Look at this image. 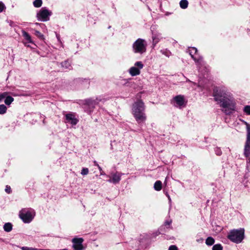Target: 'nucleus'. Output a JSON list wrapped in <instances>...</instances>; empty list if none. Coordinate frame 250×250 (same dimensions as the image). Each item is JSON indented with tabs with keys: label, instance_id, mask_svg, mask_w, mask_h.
<instances>
[{
	"label": "nucleus",
	"instance_id": "nucleus-17",
	"mask_svg": "<svg viewBox=\"0 0 250 250\" xmlns=\"http://www.w3.org/2000/svg\"><path fill=\"white\" fill-rule=\"evenodd\" d=\"M162 183L160 181H157L154 185V188L156 191H160L162 189Z\"/></svg>",
	"mask_w": 250,
	"mask_h": 250
},
{
	"label": "nucleus",
	"instance_id": "nucleus-13",
	"mask_svg": "<svg viewBox=\"0 0 250 250\" xmlns=\"http://www.w3.org/2000/svg\"><path fill=\"white\" fill-rule=\"evenodd\" d=\"M242 122L246 126L247 139L246 143L250 144V125L245 121H243Z\"/></svg>",
	"mask_w": 250,
	"mask_h": 250
},
{
	"label": "nucleus",
	"instance_id": "nucleus-42",
	"mask_svg": "<svg viewBox=\"0 0 250 250\" xmlns=\"http://www.w3.org/2000/svg\"><path fill=\"white\" fill-rule=\"evenodd\" d=\"M170 52H169V53H165V54L167 56H168H168H169V54H170Z\"/></svg>",
	"mask_w": 250,
	"mask_h": 250
},
{
	"label": "nucleus",
	"instance_id": "nucleus-6",
	"mask_svg": "<svg viewBox=\"0 0 250 250\" xmlns=\"http://www.w3.org/2000/svg\"><path fill=\"white\" fill-rule=\"evenodd\" d=\"M52 12L47 7H42L39 10L36 14V18L39 21H47L49 20L50 17L52 15Z\"/></svg>",
	"mask_w": 250,
	"mask_h": 250
},
{
	"label": "nucleus",
	"instance_id": "nucleus-32",
	"mask_svg": "<svg viewBox=\"0 0 250 250\" xmlns=\"http://www.w3.org/2000/svg\"><path fill=\"white\" fill-rule=\"evenodd\" d=\"M5 8L6 7L4 4L1 1H0V13L2 12Z\"/></svg>",
	"mask_w": 250,
	"mask_h": 250
},
{
	"label": "nucleus",
	"instance_id": "nucleus-7",
	"mask_svg": "<svg viewBox=\"0 0 250 250\" xmlns=\"http://www.w3.org/2000/svg\"><path fill=\"white\" fill-rule=\"evenodd\" d=\"M188 51L191 58L197 65H202L203 64L204 62L203 57L198 54V50L196 48L190 47L188 49Z\"/></svg>",
	"mask_w": 250,
	"mask_h": 250
},
{
	"label": "nucleus",
	"instance_id": "nucleus-2",
	"mask_svg": "<svg viewBox=\"0 0 250 250\" xmlns=\"http://www.w3.org/2000/svg\"><path fill=\"white\" fill-rule=\"evenodd\" d=\"M224 96L220 95V103L222 111L226 114L231 113L235 110V102L230 96L225 93Z\"/></svg>",
	"mask_w": 250,
	"mask_h": 250
},
{
	"label": "nucleus",
	"instance_id": "nucleus-30",
	"mask_svg": "<svg viewBox=\"0 0 250 250\" xmlns=\"http://www.w3.org/2000/svg\"><path fill=\"white\" fill-rule=\"evenodd\" d=\"M35 35L40 38L43 37V35L39 31L36 30L35 31Z\"/></svg>",
	"mask_w": 250,
	"mask_h": 250
},
{
	"label": "nucleus",
	"instance_id": "nucleus-38",
	"mask_svg": "<svg viewBox=\"0 0 250 250\" xmlns=\"http://www.w3.org/2000/svg\"><path fill=\"white\" fill-rule=\"evenodd\" d=\"M187 82H190V83H191L193 84H194V85H196V83H193V82H191L189 79H187Z\"/></svg>",
	"mask_w": 250,
	"mask_h": 250
},
{
	"label": "nucleus",
	"instance_id": "nucleus-28",
	"mask_svg": "<svg viewBox=\"0 0 250 250\" xmlns=\"http://www.w3.org/2000/svg\"><path fill=\"white\" fill-rule=\"evenodd\" d=\"M135 67L137 66L138 68L139 69V70H140L141 69L143 68L144 64H143V63L141 62H137L135 63Z\"/></svg>",
	"mask_w": 250,
	"mask_h": 250
},
{
	"label": "nucleus",
	"instance_id": "nucleus-5",
	"mask_svg": "<svg viewBox=\"0 0 250 250\" xmlns=\"http://www.w3.org/2000/svg\"><path fill=\"white\" fill-rule=\"evenodd\" d=\"M147 43L146 41L142 39H138L133 44V51L135 53L142 54L146 52Z\"/></svg>",
	"mask_w": 250,
	"mask_h": 250
},
{
	"label": "nucleus",
	"instance_id": "nucleus-33",
	"mask_svg": "<svg viewBox=\"0 0 250 250\" xmlns=\"http://www.w3.org/2000/svg\"><path fill=\"white\" fill-rule=\"evenodd\" d=\"M7 95V93L6 92H4L0 94V102L4 98H5Z\"/></svg>",
	"mask_w": 250,
	"mask_h": 250
},
{
	"label": "nucleus",
	"instance_id": "nucleus-12",
	"mask_svg": "<svg viewBox=\"0 0 250 250\" xmlns=\"http://www.w3.org/2000/svg\"><path fill=\"white\" fill-rule=\"evenodd\" d=\"M98 102L91 99H88L84 101V104L87 105L90 108H94Z\"/></svg>",
	"mask_w": 250,
	"mask_h": 250
},
{
	"label": "nucleus",
	"instance_id": "nucleus-8",
	"mask_svg": "<svg viewBox=\"0 0 250 250\" xmlns=\"http://www.w3.org/2000/svg\"><path fill=\"white\" fill-rule=\"evenodd\" d=\"M72 242L73 243L72 247L74 250H83V239L82 238H74Z\"/></svg>",
	"mask_w": 250,
	"mask_h": 250
},
{
	"label": "nucleus",
	"instance_id": "nucleus-15",
	"mask_svg": "<svg viewBox=\"0 0 250 250\" xmlns=\"http://www.w3.org/2000/svg\"><path fill=\"white\" fill-rule=\"evenodd\" d=\"M244 155L246 157H250V144L245 143Z\"/></svg>",
	"mask_w": 250,
	"mask_h": 250
},
{
	"label": "nucleus",
	"instance_id": "nucleus-11",
	"mask_svg": "<svg viewBox=\"0 0 250 250\" xmlns=\"http://www.w3.org/2000/svg\"><path fill=\"white\" fill-rule=\"evenodd\" d=\"M174 100L179 106L181 107L184 105L185 100L184 96L181 95L176 96L174 98Z\"/></svg>",
	"mask_w": 250,
	"mask_h": 250
},
{
	"label": "nucleus",
	"instance_id": "nucleus-25",
	"mask_svg": "<svg viewBox=\"0 0 250 250\" xmlns=\"http://www.w3.org/2000/svg\"><path fill=\"white\" fill-rule=\"evenodd\" d=\"M42 4V0H35L33 2V5L34 7L39 8L40 7Z\"/></svg>",
	"mask_w": 250,
	"mask_h": 250
},
{
	"label": "nucleus",
	"instance_id": "nucleus-9",
	"mask_svg": "<svg viewBox=\"0 0 250 250\" xmlns=\"http://www.w3.org/2000/svg\"><path fill=\"white\" fill-rule=\"evenodd\" d=\"M112 175L109 176V179L107 181L109 183H112L114 184H118L121 180V173H111Z\"/></svg>",
	"mask_w": 250,
	"mask_h": 250
},
{
	"label": "nucleus",
	"instance_id": "nucleus-4",
	"mask_svg": "<svg viewBox=\"0 0 250 250\" xmlns=\"http://www.w3.org/2000/svg\"><path fill=\"white\" fill-rule=\"evenodd\" d=\"M35 216V210L31 208H23L19 212V217L24 223H29Z\"/></svg>",
	"mask_w": 250,
	"mask_h": 250
},
{
	"label": "nucleus",
	"instance_id": "nucleus-27",
	"mask_svg": "<svg viewBox=\"0 0 250 250\" xmlns=\"http://www.w3.org/2000/svg\"><path fill=\"white\" fill-rule=\"evenodd\" d=\"M21 249L22 250H43L41 249H37L33 247H22L21 248Z\"/></svg>",
	"mask_w": 250,
	"mask_h": 250
},
{
	"label": "nucleus",
	"instance_id": "nucleus-37",
	"mask_svg": "<svg viewBox=\"0 0 250 250\" xmlns=\"http://www.w3.org/2000/svg\"><path fill=\"white\" fill-rule=\"evenodd\" d=\"M82 172H88V169L87 168H83Z\"/></svg>",
	"mask_w": 250,
	"mask_h": 250
},
{
	"label": "nucleus",
	"instance_id": "nucleus-34",
	"mask_svg": "<svg viewBox=\"0 0 250 250\" xmlns=\"http://www.w3.org/2000/svg\"><path fill=\"white\" fill-rule=\"evenodd\" d=\"M172 221L171 220L170 221H166L165 222V226L167 227V228H170V225L171 224Z\"/></svg>",
	"mask_w": 250,
	"mask_h": 250
},
{
	"label": "nucleus",
	"instance_id": "nucleus-39",
	"mask_svg": "<svg viewBox=\"0 0 250 250\" xmlns=\"http://www.w3.org/2000/svg\"><path fill=\"white\" fill-rule=\"evenodd\" d=\"M94 163L95 164V165H97V166L98 167L99 170L100 171H101V170H102V168H101V167H100L98 165H97V164L96 163V162H94Z\"/></svg>",
	"mask_w": 250,
	"mask_h": 250
},
{
	"label": "nucleus",
	"instance_id": "nucleus-20",
	"mask_svg": "<svg viewBox=\"0 0 250 250\" xmlns=\"http://www.w3.org/2000/svg\"><path fill=\"white\" fill-rule=\"evenodd\" d=\"M62 67L65 69H71L72 67L70 62L68 61L62 62Z\"/></svg>",
	"mask_w": 250,
	"mask_h": 250
},
{
	"label": "nucleus",
	"instance_id": "nucleus-19",
	"mask_svg": "<svg viewBox=\"0 0 250 250\" xmlns=\"http://www.w3.org/2000/svg\"><path fill=\"white\" fill-rule=\"evenodd\" d=\"M188 4L187 0H181L180 2V6L182 9H186L188 7Z\"/></svg>",
	"mask_w": 250,
	"mask_h": 250
},
{
	"label": "nucleus",
	"instance_id": "nucleus-31",
	"mask_svg": "<svg viewBox=\"0 0 250 250\" xmlns=\"http://www.w3.org/2000/svg\"><path fill=\"white\" fill-rule=\"evenodd\" d=\"M5 191L6 193H7L8 194L11 193L12 190H11V188L8 185L6 186L5 188Z\"/></svg>",
	"mask_w": 250,
	"mask_h": 250
},
{
	"label": "nucleus",
	"instance_id": "nucleus-40",
	"mask_svg": "<svg viewBox=\"0 0 250 250\" xmlns=\"http://www.w3.org/2000/svg\"><path fill=\"white\" fill-rule=\"evenodd\" d=\"M152 38H153V42H155V44H156L158 41H155V38L154 37H153Z\"/></svg>",
	"mask_w": 250,
	"mask_h": 250
},
{
	"label": "nucleus",
	"instance_id": "nucleus-18",
	"mask_svg": "<svg viewBox=\"0 0 250 250\" xmlns=\"http://www.w3.org/2000/svg\"><path fill=\"white\" fill-rule=\"evenodd\" d=\"M22 36L24 38V39L28 42L32 43V41L31 39V37L30 35L24 31H22Z\"/></svg>",
	"mask_w": 250,
	"mask_h": 250
},
{
	"label": "nucleus",
	"instance_id": "nucleus-21",
	"mask_svg": "<svg viewBox=\"0 0 250 250\" xmlns=\"http://www.w3.org/2000/svg\"><path fill=\"white\" fill-rule=\"evenodd\" d=\"M14 101V98L11 96H6L4 100V103L6 105H10Z\"/></svg>",
	"mask_w": 250,
	"mask_h": 250
},
{
	"label": "nucleus",
	"instance_id": "nucleus-3",
	"mask_svg": "<svg viewBox=\"0 0 250 250\" xmlns=\"http://www.w3.org/2000/svg\"><path fill=\"white\" fill-rule=\"evenodd\" d=\"M245 237V229L243 228L234 229L230 231L228 238L232 242L239 244L241 243Z\"/></svg>",
	"mask_w": 250,
	"mask_h": 250
},
{
	"label": "nucleus",
	"instance_id": "nucleus-14",
	"mask_svg": "<svg viewBox=\"0 0 250 250\" xmlns=\"http://www.w3.org/2000/svg\"><path fill=\"white\" fill-rule=\"evenodd\" d=\"M129 73L132 76H135L140 74V70L135 66H132L129 69Z\"/></svg>",
	"mask_w": 250,
	"mask_h": 250
},
{
	"label": "nucleus",
	"instance_id": "nucleus-44",
	"mask_svg": "<svg viewBox=\"0 0 250 250\" xmlns=\"http://www.w3.org/2000/svg\"><path fill=\"white\" fill-rule=\"evenodd\" d=\"M167 196H168V198L169 200V201H170V200H171V199H170V196H169L168 195H167Z\"/></svg>",
	"mask_w": 250,
	"mask_h": 250
},
{
	"label": "nucleus",
	"instance_id": "nucleus-16",
	"mask_svg": "<svg viewBox=\"0 0 250 250\" xmlns=\"http://www.w3.org/2000/svg\"><path fill=\"white\" fill-rule=\"evenodd\" d=\"M13 225L11 223H6L3 225V229L5 231L9 232L12 230Z\"/></svg>",
	"mask_w": 250,
	"mask_h": 250
},
{
	"label": "nucleus",
	"instance_id": "nucleus-41",
	"mask_svg": "<svg viewBox=\"0 0 250 250\" xmlns=\"http://www.w3.org/2000/svg\"><path fill=\"white\" fill-rule=\"evenodd\" d=\"M220 250H223V247L220 244Z\"/></svg>",
	"mask_w": 250,
	"mask_h": 250
},
{
	"label": "nucleus",
	"instance_id": "nucleus-22",
	"mask_svg": "<svg viewBox=\"0 0 250 250\" xmlns=\"http://www.w3.org/2000/svg\"><path fill=\"white\" fill-rule=\"evenodd\" d=\"M213 100L217 102L219 100V94L218 93V90L217 88H214L213 90Z\"/></svg>",
	"mask_w": 250,
	"mask_h": 250
},
{
	"label": "nucleus",
	"instance_id": "nucleus-23",
	"mask_svg": "<svg viewBox=\"0 0 250 250\" xmlns=\"http://www.w3.org/2000/svg\"><path fill=\"white\" fill-rule=\"evenodd\" d=\"M214 243V239L211 237H208L206 240V244L208 246H211Z\"/></svg>",
	"mask_w": 250,
	"mask_h": 250
},
{
	"label": "nucleus",
	"instance_id": "nucleus-10",
	"mask_svg": "<svg viewBox=\"0 0 250 250\" xmlns=\"http://www.w3.org/2000/svg\"><path fill=\"white\" fill-rule=\"evenodd\" d=\"M65 119L67 122L70 123L73 125H76L78 122V120L75 118V115L73 113L67 114L65 115Z\"/></svg>",
	"mask_w": 250,
	"mask_h": 250
},
{
	"label": "nucleus",
	"instance_id": "nucleus-24",
	"mask_svg": "<svg viewBox=\"0 0 250 250\" xmlns=\"http://www.w3.org/2000/svg\"><path fill=\"white\" fill-rule=\"evenodd\" d=\"M163 227L162 226L157 231L153 232L151 236V238H155L156 236H158L159 234L162 233V229Z\"/></svg>",
	"mask_w": 250,
	"mask_h": 250
},
{
	"label": "nucleus",
	"instance_id": "nucleus-26",
	"mask_svg": "<svg viewBox=\"0 0 250 250\" xmlns=\"http://www.w3.org/2000/svg\"><path fill=\"white\" fill-rule=\"evenodd\" d=\"M7 107L4 104L0 105V114H4L6 112Z\"/></svg>",
	"mask_w": 250,
	"mask_h": 250
},
{
	"label": "nucleus",
	"instance_id": "nucleus-43",
	"mask_svg": "<svg viewBox=\"0 0 250 250\" xmlns=\"http://www.w3.org/2000/svg\"><path fill=\"white\" fill-rule=\"evenodd\" d=\"M87 173H81V174H82V175H86Z\"/></svg>",
	"mask_w": 250,
	"mask_h": 250
},
{
	"label": "nucleus",
	"instance_id": "nucleus-35",
	"mask_svg": "<svg viewBox=\"0 0 250 250\" xmlns=\"http://www.w3.org/2000/svg\"><path fill=\"white\" fill-rule=\"evenodd\" d=\"M168 250H178V248L175 245H171L169 246Z\"/></svg>",
	"mask_w": 250,
	"mask_h": 250
},
{
	"label": "nucleus",
	"instance_id": "nucleus-36",
	"mask_svg": "<svg viewBox=\"0 0 250 250\" xmlns=\"http://www.w3.org/2000/svg\"><path fill=\"white\" fill-rule=\"evenodd\" d=\"M212 250H219V244H216L212 247Z\"/></svg>",
	"mask_w": 250,
	"mask_h": 250
},
{
	"label": "nucleus",
	"instance_id": "nucleus-1",
	"mask_svg": "<svg viewBox=\"0 0 250 250\" xmlns=\"http://www.w3.org/2000/svg\"><path fill=\"white\" fill-rule=\"evenodd\" d=\"M132 114L138 124H144L146 116L145 113V106L142 100H138L135 102L132 106Z\"/></svg>",
	"mask_w": 250,
	"mask_h": 250
},
{
	"label": "nucleus",
	"instance_id": "nucleus-29",
	"mask_svg": "<svg viewBox=\"0 0 250 250\" xmlns=\"http://www.w3.org/2000/svg\"><path fill=\"white\" fill-rule=\"evenodd\" d=\"M244 111L248 115H250V105H246L244 107Z\"/></svg>",
	"mask_w": 250,
	"mask_h": 250
}]
</instances>
